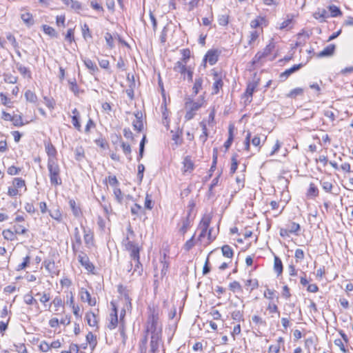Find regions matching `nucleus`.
<instances>
[{
	"label": "nucleus",
	"instance_id": "25",
	"mask_svg": "<svg viewBox=\"0 0 353 353\" xmlns=\"http://www.w3.org/2000/svg\"><path fill=\"white\" fill-rule=\"evenodd\" d=\"M232 319L236 321L241 322L244 321L243 318V310H236L231 313Z\"/></svg>",
	"mask_w": 353,
	"mask_h": 353
},
{
	"label": "nucleus",
	"instance_id": "48",
	"mask_svg": "<svg viewBox=\"0 0 353 353\" xmlns=\"http://www.w3.org/2000/svg\"><path fill=\"white\" fill-rule=\"evenodd\" d=\"M259 34L258 31L253 30L250 32V35L248 37V45L252 46V43L258 39Z\"/></svg>",
	"mask_w": 353,
	"mask_h": 353
},
{
	"label": "nucleus",
	"instance_id": "45",
	"mask_svg": "<svg viewBox=\"0 0 353 353\" xmlns=\"http://www.w3.org/2000/svg\"><path fill=\"white\" fill-rule=\"evenodd\" d=\"M218 23L220 26H226L229 23L228 14H220L218 16Z\"/></svg>",
	"mask_w": 353,
	"mask_h": 353
},
{
	"label": "nucleus",
	"instance_id": "9",
	"mask_svg": "<svg viewBox=\"0 0 353 353\" xmlns=\"http://www.w3.org/2000/svg\"><path fill=\"white\" fill-rule=\"evenodd\" d=\"M218 58H219L218 52L216 50H210L208 51L203 60H204V61H208V63L211 65H213L217 62Z\"/></svg>",
	"mask_w": 353,
	"mask_h": 353
},
{
	"label": "nucleus",
	"instance_id": "26",
	"mask_svg": "<svg viewBox=\"0 0 353 353\" xmlns=\"http://www.w3.org/2000/svg\"><path fill=\"white\" fill-rule=\"evenodd\" d=\"M184 172H191L194 169V163L190 157H185L183 160Z\"/></svg>",
	"mask_w": 353,
	"mask_h": 353
},
{
	"label": "nucleus",
	"instance_id": "27",
	"mask_svg": "<svg viewBox=\"0 0 353 353\" xmlns=\"http://www.w3.org/2000/svg\"><path fill=\"white\" fill-rule=\"evenodd\" d=\"M274 270L277 273L278 275H280L283 272V263L281 260L278 256H274Z\"/></svg>",
	"mask_w": 353,
	"mask_h": 353
},
{
	"label": "nucleus",
	"instance_id": "10",
	"mask_svg": "<svg viewBox=\"0 0 353 353\" xmlns=\"http://www.w3.org/2000/svg\"><path fill=\"white\" fill-rule=\"evenodd\" d=\"M266 139L267 136L265 135L255 134L252 138L251 137L250 141L254 146L258 148L257 150L259 151L261 147V142L263 143Z\"/></svg>",
	"mask_w": 353,
	"mask_h": 353
},
{
	"label": "nucleus",
	"instance_id": "62",
	"mask_svg": "<svg viewBox=\"0 0 353 353\" xmlns=\"http://www.w3.org/2000/svg\"><path fill=\"white\" fill-rule=\"evenodd\" d=\"M65 39L70 43L74 41V30L73 29L70 28L68 30L67 33L65 37Z\"/></svg>",
	"mask_w": 353,
	"mask_h": 353
},
{
	"label": "nucleus",
	"instance_id": "1",
	"mask_svg": "<svg viewBox=\"0 0 353 353\" xmlns=\"http://www.w3.org/2000/svg\"><path fill=\"white\" fill-rule=\"evenodd\" d=\"M48 170L51 184L55 186L61 185L60 168L57 160L48 159Z\"/></svg>",
	"mask_w": 353,
	"mask_h": 353
},
{
	"label": "nucleus",
	"instance_id": "33",
	"mask_svg": "<svg viewBox=\"0 0 353 353\" xmlns=\"http://www.w3.org/2000/svg\"><path fill=\"white\" fill-rule=\"evenodd\" d=\"M45 268L49 273H54V261L53 260H45L43 263Z\"/></svg>",
	"mask_w": 353,
	"mask_h": 353
},
{
	"label": "nucleus",
	"instance_id": "7",
	"mask_svg": "<svg viewBox=\"0 0 353 353\" xmlns=\"http://www.w3.org/2000/svg\"><path fill=\"white\" fill-rule=\"evenodd\" d=\"M274 48V44L273 43H270L266 47L263 49L262 52H258L254 57V62H258L261 61L263 58L266 57L272 52V50Z\"/></svg>",
	"mask_w": 353,
	"mask_h": 353
},
{
	"label": "nucleus",
	"instance_id": "29",
	"mask_svg": "<svg viewBox=\"0 0 353 353\" xmlns=\"http://www.w3.org/2000/svg\"><path fill=\"white\" fill-rule=\"evenodd\" d=\"M84 64L88 69L93 74L99 70L97 65L90 59H85L83 60Z\"/></svg>",
	"mask_w": 353,
	"mask_h": 353
},
{
	"label": "nucleus",
	"instance_id": "55",
	"mask_svg": "<svg viewBox=\"0 0 353 353\" xmlns=\"http://www.w3.org/2000/svg\"><path fill=\"white\" fill-rule=\"evenodd\" d=\"M134 268L133 271V274L137 273V275L141 276L142 274L143 268L141 263H140L139 259L134 260Z\"/></svg>",
	"mask_w": 353,
	"mask_h": 353
},
{
	"label": "nucleus",
	"instance_id": "19",
	"mask_svg": "<svg viewBox=\"0 0 353 353\" xmlns=\"http://www.w3.org/2000/svg\"><path fill=\"white\" fill-rule=\"evenodd\" d=\"M257 87V83L255 82L250 83L246 88V90L245 92V96L248 97V99H249V102L252 101V97L254 93V90Z\"/></svg>",
	"mask_w": 353,
	"mask_h": 353
},
{
	"label": "nucleus",
	"instance_id": "5",
	"mask_svg": "<svg viewBox=\"0 0 353 353\" xmlns=\"http://www.w3.org/2000/svg\"><path fill=\"white\" fill-rule=\"evenodd\" d=\"M214 83L212 85V94H217L223 85V77L221 73L216 70H213Z\"/></svg>",
	"mask_w": 353,
	"mask_h": 353
},
{
	"label": "nucleus",
	"instance_id": "56",
	"mask_svg": "<svg viewBox=\"0 0 353 353\" xmlns=\"http://www.w3.org/2000/svg\"><path fill=\"white\" fill-rule=\"evenodd\" d=\"M182 59L180 61L187 63L190 57V50L188 48L181 50Z\"/></svg>",
	"mask_w": 353,
	"mask_h": 353
},
{
	"label": "nucleus",
	"instance_id": "38",
	"mask_svg": "<svg viewBox=\"0 0 353 353\" xmlns=\"http://www.w3.org/2000/svg\"><path fill=\"white\" fill-rule=\"evenodd\" d=\"M23 301L27 305H35L38 307L37 301L30 293L23 296Z\"/></svg>",
	"mask_w": 353,
	"mask_h": 353
},
{
	"label": "nucleus",
	"instance_id": "24",
	"mask_svg": "<svg viewBox=\"0 0 353 353\" xmlns=\"http://www.w3.org/2000/svg\"><path fill=\"white\" fill-rule=\"evenodd\" d=\"M286 228L291 234H295L296 235H298V232L301 230L300 225L295 222H290L286 225Z\"/></svg>",
	"mask_w": 353,
	"mask_h": 353
},
{
	"label": "nucleus",
	"instance_id": "35",
	"mask_svg": "<svg viewBox=\"0 0 353 353\" xmlns=\"http://www.w3.org/2000/svg\"><path fill=\"white\" fill-rule=\"evenodd\" d=\"M43 32L51 37H57V33L56 30L51 26L48 25H43L42 26Z\"/></svg>",
	"mask_w": 353,
	"mask_h": 353
},
{
	"label": "nucleus",
	"instance_id": "34",
	"mask_svg": "<svg viewBox=\"0 0 353 353\" xmlns=\"http://www.w3.org/2000/svg\"><path fill=\"white\" fill-rule=\"evenodd\" d=\"M2 234H3V238L8 241H12L15 240V239H16L14 232L10 230L9 229L3 230Z\"/></svg>",
	"mask_w": 353,
	"mask_h": 353
},
{
	"label": "nucleus",
	"instance_id": "13",
	"mask_svg": "<svg viewBox=\"0 0 353 353\" xmlns=\"http://www.w3.org/2000/svg\"><path fill=\"white\" fill-rule=\"evenodd\" d=\"M45 149L48 156V159L56 160L57 150L51 143H45Z\"/></svg>",
	"mask_w": 353,
	"mask_h": 353
},
{
	"label": "nucleus",
	"instance_id": "39",
	"mask_svg": "<svg viewBox=\"0 0 353 353\" xmlns=\"http://www.w3.org/2000/svg\"><path fill=\"white\" fill-rule=\"evenodd\" d=\"M223 255L228 258H232L233 256V250L232 248L228 245H225L221 248Z\"/></svg>",
	"mask_w": 353,
	"mask_h": 353
},
{
	"label": "nucleus",
	"instance_id": "61",
	"mask_svg": "<svg viewBox=\"0 0 353 353\" xmlns=\"http://www.w3.org/2000/svg\"><path fill=\"white\" fill-rule=\"evenodd\" d=\"M7 39L11 43L12 47L14 49L19 48V43L16 41L15 37L10 33L8 34L6 36Z\"/></svg>",
	"mask_w": 353,
	"mask_h": 353
},
{
	"label": "nucleus",
	"instance_id": "20",
	"mask_svg": "<svg viewBox=\"0 0 353 353\" xmlns=\"http://www.w3.org/2000/svg\"><path fill=\"white\" fill-rule=\"evenodd\" d=\"M190 213L188 212L185 219H184L182 221V226L180 228V232L184 234L187 232L188 230L191 225V220L190 219Z\"/></svg>",
	"mask_w": 353,
	"mask_h": 353
},
{
	"label": "nucleus",
	"instance_id": "21",
	"mask_svg": "<svg viewBox=\"0 0 353 353\" xmlns=\"http://www.w3.org/2000/svg\"><path fill=\"white\" fill-rule=\"evenodd\" d=\"M211 222V216L210 214H205L201 220L199 228H203V230H208Z\"/></svg>",
	"mask_w": 353,
	"mask_h": 353
},
{
	"label": "nucleus",
	"instance_id": "49",
	"mask_svg": "<svg viewBox=\"0 0 353 353\" xmlns=\"http://www.w3.org/2000/svg\"><path fill=\"white\" fill-rule=\"evenodd\" d=\"M30 256H26L25 258H23V261L19 265H18L17 268H16V270L20 271L27 268L30 263Z\"/></svg>",
	"mask_w": 353,
	"mask_h": 353
},
{
	"label": "nucleus",
	"instance_id": "46",
	"mask_svg": "<svg viewBox=\"0 0 353 353\" xmlns=\"http://www.w3.org/2000/svg\"><path fill=\"white\" fill-rule=\"evenodd\" d=\"M329 10L330 11L331 17H336L342 14L339 8L334 5L330 6Z\"/></svg>",
	"mask_w": 353,
	"mask_h": 353
},
{
	"label": "nucleus",
	"instance_id": "41",
	"mask_svg": "<svg viewBox=\"0 0 353 353\" xmlns=\"http://www.w3.org/2000/svg\"><path fill=\"white\" fill-rule=\"evenodd\" d=\"M86 341L90 344V346L93 347L97 345V337L94 335L91 332H89L86 335Z\"/></svg>",
	"mask_w": 353,
	"mask_h": 353
},
{
	"label": "nucleus",
	"instance_id": "57",
	"mask_svg": "<svg viewBox=\"0 0 353 353\" xmlns=\"http://www.w3.org/2000/svg\"><path fill=\"white\" fill-rule=\"evenodd\" d=\"M74 154L77 161H81L84 158V150L81 147L77 148Z\"/></svg>",
	"mask_w": 353,
	"mask_h": 353
},
{
	"label": "nucleus",
	"instance_id": "60",
	"mask_svg": "<svg viewBox=\"0 0 353 353\" xmlns=\"http://www.w3.org/2000/svg\"><path fill=\"white\" fill-rule=\"evenodd\" d=\"M321 184L322 188L327 192H330L332 190L333 185L332 183L327 181H321Z\"/></svg>",
	"mask_w": 353,
	"mask_h": 353
},
{
	"label": "nucleus",
	"instance_id": "53",
	"mask_svg": "<svg viewBox=\"0 0 353 353\" xmlns=\"http://www.w3.org/2000/svg\"><path fill=\"white\" fill-rule=\"evenodd\" d=\"M153 206L154 203L152 200V196L147 194L145 199L144 207L148 210H152L153 208Z\"/></svg>",
	"mask_w": 353,
	"mask_h": 353
},
{
	"label": "nucleus",
	"instance_id": "16",
	"mask_svg": "<svg viewBox=\"0 0 353 353\" xmlns=\"http://www.w3.org/2000/svg\"><path fill=\"white\" fill-rule=\"evenodd\" d=\"M203 79L201 77H196L192 87L193 96H196L202 90Z\"/></svg>",
	"mask_w": 353,
	"mask_h": 353
},
{
	"label": "nucleus",
	"instance_id": "47",
	"mask_svg": "<svg viewBox=\"0 0 353 353\" xmlns=\"http://www.w3.org/2000/svg\"><path fill=\"white\" fill-rule=\"evenodd\" d=\"M25 97L27 101L31 103H35L37 100V95L31 90H27L25 93Z\"/></svg>",
	"mask_w": 353,
	"mask_h": 353
},
{
	"label": "nucleus",
	"instance_id": "6",
	"mask_svg": "<svg viewBox=\"0 0 353 353\" xmlns=\"http://www.w3.org/2000/svg\"><path fill=\"white\" fill-rule=\"evenodd\" d=\"M78 261L88 272H92L94 270V266L90 261L86 254L81 252L78 256Z\"/></svg>",
	"mask_w": 353,
	"mask_h": 353
},
{
	"label": "nucleus",
	"instance_id": "4",
	"mask_svg": "<svg viewBox=\"0 0 353 353\" xmlns=\"http://www.w3.org/2000/svg\"><path fill=\"white\" fill-rule=\"evenodd\" d=\"M125 249L130 252V258L132 260H138L140 259L139 252L140 248L138 244L132 241H129V236H126L123 241Z\"/></svg>",
	"mask_w": 353,
	"mask_h": 353
},
{
	"label": "nucleus",
	"instance_id": "37",
	"mask_svg": "<svg viewBox=\"0 0 353 353\" xmlns=\"http://www.w3.org/2000/svg\"><path fill=\"white\" fill-rule=\"evenodd\" d=\"M84 231V241L85 243L87 245V246H90L93 244V234L90 232V231H86L85 230Z\"/></svg>",
	"mask_w": 353,
	"mask_h": 353
},
{
	"label": "nucleus",
	"instance_id": "58",
	"mask_svg": "<svg viewBox=\"0 0 353 353\" xmlns=\"http://www.w3.org/2000/svg\"><path fill=\"white\" fill-rule=\"evenodd\" d=\"M230 290L232 292H241L242 291V288L240 283L238 281H233L229 285Z\"/></svg>",
	"mask_w": 353,
	"mask_h": 353
},
{
	"label": "nucleus",
	"instance_id": "14",
	"mask_svg": "<svg viewBox=\"0 0 353 353\" xmlns=\"http://www.w3.org/2000/svg\"><path fill=\"white\" fill-rule=\"evenodd\" d=\"M21 19L23 21V22L28 26L30 27L34 25V21L32 17V14L29 12H26L25 13H22L21 14Z\"/></svg>",
	"mask_w": 353,
	"mask_h": 353
},
{
	"label": "nucleus",
	"instance_id": "50",
	"mask_svg": "<svg viewBox=\"0 0 353 353\" xmlns=\"http://www.w3.org/2000/svg\"><path fill=\"white\" fill-rule=\"evenodd\" d=\"M194 234L189 240H188L183 245V249L185 251H190L194 246Z\"/></svg>",
	"mask_w": 353,
	"mask_h": 353
},
{
	"label": "nucleus",
	"instance_id": "40",
	"mask_svg": "<svg viewBox=\"0 0 353 353\" xmlns=\"http://www.w3.org/2000/svg\"><path fill=\"white\" fill-rule=\"evenodd\" d=\"M303 93V89L301 88H296L292 90L288 94L287 97L289 98L294 99L297 96L302 95Z\"/></svg>",
	"mask_w": 353,
	"mask_h": 353
},
{
	"label": "nucleus",
	"instance_id": "59",
	"mask_svg": "<svg viewBox=\"0 0 353 353\" xmlns=\"http://www.w3.org/2000/svg\"><path fill=\"white\" fill-rule=\"evenodd\" d=\"M233 141V134H232V127L230 126L229 128V137L228 140L224 143V147L226 150H228L232 145Z\"/></svg>",
	"mask_w": 353,
	"mask_h": 353
},
{
	"label": "nucleus",
	"instance_id": "17",
	"mask_svg": "<svg viewBox=\"0 0 353 353\" xmlns=\"http://www.w3.org/2000/svg\"><path fill=\"white\" fill-rule=\"evenodd\" d=\"M16 68L19 72V73L23 76V77H27L28 79H31V72L30 70L26 66L23 65L20 63H16Z\"/></svg>",
	"mask_w": 353,
	"mask_h": 353
},
{
	"label": "nucleus",
	"instance_id": "30",
	"mask_svg": "<svg viewBox=\"0 0 353 353\" xmlns=\"http://www.w3.org/2000/svg\"><path fill=\"white\" fill-rule=\"evenodd\" d=\"M13 186L19 190L22 188H24V191H26V185L25 181L21 178H14L12 181Z\"/></svg>",
	"mask_w": 353,
	"mask_h": 353
},
{
	"label": "nucleus",
	"instance_id": "32",
	"mask_svg": "<svg viewBox=\"0 0 353 353\" xmlns=\"http://www.w3.org/2000/svg\"><path fill=\"white\" fill-rule=\"evenodd\" d=\"M69 205H70V207L72 211V213L73 214L76 216V217H78L80 216L81 214V210L80 208L77 205V203L75 202V201L74 199H70L69 201Z\"/></svg>",
	"mask_w": 353,
	"mask_h": 353
},
{
	"label": "nucleus",
	"instance_id": "18",
	"mask_svg": "<svg viewBox=\"0 0 353 353\" xmlns=\"http://www.w3.org/2000/svg\"><path fill=\"white\" fill-rule=\"evenodd\" d=\"M313 17L319 20L320 22L323 23L326 21V19L329 17L327 12L325 9L319 10L313 14Z\"/></svg>",
	"mask_w": 353,
	"mask_h": 353
},
{
	"label": "nucleus",
	"instance_id": "51",
	"mask_svg": "<svg viewBox=\"0 0 353 353\" xmlns=\"http://www.w3.org/2000/svg\"><path fill=\"white\" fill-rule=\"evenodd\" d=\"M113 193L117 201L119 203H122L123 201V194L120 188H114Z\"/></svg>",
	"mask_w": 353,
	"mask_h": 353
},
{
	"label": "nucleus",
	"instance_id": "54",
	"mask_svg": "<svg viewBox=\"0 0 353 353\" xmlns=\"http://www.w3.org/2000/svg\"><path fill=\"white\" fill-rule=\"evenodd\" d=\"M252 321L258 326H266V322L261 317L257 315H254L252 317Z\"/></svg>",
	"mask_w": 353,
	"mask_h": 353
},
{
	"label": "nucleus",
	"instance_id": "23",
	"mask_svg": "<svg viewBox=\"0 0 353 353\" xmlns=\"http://www.w3.org/2000/svg\"><path fill=\"white\" fill-rule=\"evenodd\" d=\"M74 239L75 243L72 244V250L76 252V245L80 246L81 245V237L78 228H75L74 230Z\"/></svg>",
	"mask_w": 353,
	"mask_h": 353
},
{
	"label": "nucleus",
	"instance_id": "52",
	"mask_svg": "<svg viewBox=\"0 0 353 353\" xmlns=\"http://www.w3.org/2000/svg\"><path fill=\"white\" fill-rule=\"evenodd\" d=\"M21 171V168H18L14 165H11L8 168L7 173L9 175L14 176V175H18Z\"/></svg>",
	"mask_w": 353,
	"mask_h": 353
},
{
	"label": "nucleus",
	"instance_id": "22",
	"mask_svg": "<svg viewBox=\"0 0 353 353\" xmlns=\"http://www.w3.org/2000/svg\"><path fill=\"white\" fill-rule=\"evenodd\" d=\"M88 324L91 327L97 325V317L93 312H88L85 315Z\"/></svg>",
	"mask_w": 353,
	"mask_h": 353
},
{
	"label": "nucleus",
	"instance_id": "42",
	"mask_svg": "<svg viewBox=\"0 0 353 353\" xmlns=\"http://www.w3.org/2000/svg\"><path fill=\"white\" fill-rule=\"evenodd\" d=\"M319 194V190L314 183L310 184V188L307 191V196L310 197H316Z\"/></svg>",
	"mask_w": 353,
	"mask_h": 353
},
{
	"label": "nucleus",
	"instance_id": "11",
	"mask_svg": "<svg viewBox=\"0 0 353 353\" xmlns=\"http://www.w3.org/2000/svg\"><path fill=\"white\" fill-rule=\"evenodd\" d=\"M186 64L185 63H183L182 61H177L174 66V70L176 72L180 73L181 75H183V79H185V72L188 70V69L186 67Z\"/></svg>",
	"mask_w": 353,
	"mask_h": 353
},
{
	"label": "nucleus",
	"instance_id": "28",
	"mask_svg": "<svg viewBox=\"0 0 353 353\" xmlns=\"http://www.w3.org/2000/svg\"><path fill=\"white\" fill-rule=\"evenodd\" d=\"M161 337L157 336H151V341L150 343V352L155 353L159 348V341Z\"/></svg>",
	"mask_w": 353,
	"mask_h": 353
},
{
	"label": "nucleus",
	"instance_id": "31",
	"mask_svg": "<svg viewBox=\"0 0 353 353\" xmlns=\"http://www.w3.org/2000/svg\"><path fill=\"white\" fill-rule=\"evenodd\" d=\"M121 146L123 149V152L125 154V157H127V159L129 161H130L132 159V156H131L132 150H131V147H130V144L126 143L123 141H121Z\"/></svg>",
	"mask_w": 353,
	"mask_h": 353
},
{
	"label": "nucleus",
	"instance_id": "3",
	"mask_svg": "<svg viewBox=\"0 0 353 353\" xmlns=\"http://www.w3.org/2000/svg\"><path fill=\"white\" fill-rule=\"evenodd\" d=\"M157 324L158 316L157 315L153 314L148 318L146 325V332H150L152 334L151 336H157L161 337V330L158 329Z\"/></svg>",
	"mask_w": 353,
	"mask_h": 353
},
{
	"label": "nucleus",
	"instance_id": "63",
	"mask_svg": "<svg viewBox=\"0 0 353 353\" xmlns=\"http://www.w3.org/2000/svg\"><path fill=\"white\" fill-rule=\"evenodd\" d=\"M245 285L250 286L251 290H252L258 288V281L256 279H248L245 282Z\"/></svg>",
	"mask_w": 353,
	"mask_h": 353
},
{
	"label": "nucleus",
	"instance_id": "8",
	"mask_svg": "<svg viewBox=\"0 0 353 353\" xmlns=\"http://www.w3.org/2000/svg\"><path fill=\"white\" fill-rule=\"evenodd\" d=\"M79 293L81 301H86L90 306L96 305L95 298L92 299L90 292L86 289L81 288Z\"/></svg>",
	"mask_w": 353,
	"mask_h": 353
},
{
	"label": "nucleus",
	"instance_id": "64",
	"mask_svg": "<svg viewBox=\"0 0 353 353\" xmlns=\"http://www.w3.org/2000/svg\"><path fill=\"white\" fill-rule=\"evenodd\" d=\"M105 39L107 45L110 48H112L114 47L113 37H112V34L110 32H106L105 33Z\"/></svg>",
	"mask_w": 353,
	"mask_h": 353
},
{
	"label": "nucleus",
	"instance_id": "12",
	"mask_svg": "<svg viewBox=\"0 0 353 353\" xmlns=\"http://www.w3.org/2000/svg\"><path fill=\"white\" fill-rule=\"evenodd\" d=\"M335 50V46L334 44H330L326 46L322 51H321L318 54V57H330L332 56Z\"/></svg>",
	"mask_w": 353,
	"mask_h": 353
},
{
	"label": "nucleus",
	"instance_id": "44",
	"mask_svg": "<svg viewBox=\"0 0 353 353\" xmlns=\"http://www.w3.org/2000/svg\"><path fill=\"white\" fill-rule=\"evenodd\" d=\"M4 81L8 83L14 84L17 82L18 77L11 74L6 73L3 74Z\"/></svg>",
	"mask_w": 353,
	"mask_h": 353
},
{
	"label": "nucleus",
	"instance_id": "2",
	"mask_svg": "<svg viewBox=\"0 0 353 353\" xmlns=\"http://www.w3.org/2000/svg\"><path fill=\"white\" fill-rule=\"evenodd\" d=\"M203 99L201 101H194L191 98H187L185 102V119L190 121L194 118L196 112L203 106Z\"/></svg>",
	"mask_w": 353,
	"mask_h": 353
},
{
	"label": "nucleus",
	"instance_id": "36",
	"mask_svg": "<svg viewBox=\"0 0 353 353\" xmlns=\"http://www.w3.org/2000/svg\"><path fill=\"white\" fill-rule=\"evenodd\" d=\"M118 323V316H117V312L116 308H114V313L113 314H111L110 317V322L108 325V327L110 330L114 329Z\"/></svg>",
	"mask_w": 353,
	"mask_h": 353
},
{
	"label": "nucleus",
	"instance_id": "43",
	"mask_svg": "<svg viewBox=\"0 0 353 353\" xmlns=\"http://www.w3.org/2000/svg\"><path fill=\"white\" fill-rule=\"evenodd\" d=\"M14 126L20 127L23 125L22 117L20 114H14L12 117L11 121Z\"/></svg>",
	"mask_w": 353,
	"mask_h": 353
},
{
	"label": "nucleus",
	"instance_id": "15",
	"mask_svg": "<svg viewBox=\"0 0 353 353\" xmlns=\"http://www.w3.org/2000/svg\"><path fill=\"white\" fill-rule=\"evenodd\" d=\"M303 66L302 64H296V65H294L292 67H291L290 68H288L287 70H285L283 72H282L280 75V77L281 78H284L285 79H286L287 78H288L289 76H290L292 73L296 72L297 70H299L300 68H301V67Z\"/></svg>",
	"mask_w": 353,
	"mask_h": 353
}]
</instances>
